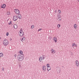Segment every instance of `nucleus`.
<instances>
[{"instance_id": "obj_1", "label": "nucleus", "mask_w": 79, "mask_h": 79, "mask_svg": "<svg viewBox=\"0 0 79 79\" xmlns=\"http://www.w3.org/2000/svg\"><path fill=\"white\" fill-rule=\"evenodd\" d=\"M23 58V54H19L18 56V59L19 61H22Z\"/></svg>"}, {"instance_id": "obj_2", "label": "nucleus", "mask_w": 79, "mask_h": 79, "mask_svg": "<svg viewBox=\"0 0 79 79\" xmlns=\"http://www.w3.org/2000/svg\"><path fill=\"white\" fill-rule=\"evenodd\" d=\"M3 44L4 45L6 46L8 44V41L6 40H5L3 41Z\"/></svg>"}, {"instance_id": "obj_3", "label": "nucleus", "mask_w": 79, "mask_h": 79, "mask_svg": "<svg viewBox=\"0 0 79 79\" xmlns=\"http://www.w3.org/2000/svg\"><path fill=\"white\" fill-rule=\"evenodd\" d=\"M20 33H19V36L20 37H23L24 35V32L19 31Z\"/></svg>"}, {"instance_id": "obj_4", "label": "nucleus", "mask_w": 79, "mask_h": 79, "mask_svg": "<svg viewBox=\"0 0 79 79\" xmlns=\"http://www.w3.org/2000/svg\"><path fill=\"white\" fill-rule=\"evenodd\" d=\"M15 13H16V14H18V15L19 14L20 11L18 9H15Z\"/></svg>"}, {"instance_id": "obj_5", "label": "nucleus", "mask_w": 79, "mask_h": 79, "mask_svg": "<svg viewBox=\"0 0 79 79\" xmlns=\"http://www.w3.org/2000/svg\"><path fill=\"white\" fill-rule=\"evenodd\" d=\"M13 19L14 21H16L18 19V17L16 16H15L13 17Z\"/></svg>"}, {"instance_id": "obj_6", "label": "nucleus", "mask_w": 79, "mask_h": 79, "mask_svg": "<svg viewBox=\"0 0 79 79\" xmlns=\"http://www.w3.org/2000/svg\"><path fill=\"white\" fill-rule=\"evenodd\" d=\"M42 69L44 72H45L46 71V66H43V67H42Z\"/></svg>"}, {"instance_id": "obj_7", "label": "nucleus", "mask_w": 79, "mask_h": 79, "mask_svg": "<svg viewBox=\"0 0 79 79\" xmlns=\"http://www.w3.org/2000/svg\"><path fill=\"white\" fill-rule=\"evenodd\" d=\"M79 61H77V60H76V65L77 66V67H79Z\"/></svg>"}, {"instance_id": "obj_8", "label": "nucleus", "mask_w": 79, "mask_h": 79, "mask_svg": "<svg viewBox=\"0 0 79 79\" xmlns=\"http://www.w3.org/2000/svg\"><path fill=\"white\" fill-rule=\"evenodd\" d=\"M18 15H18V18H19V19H21V17H22L21 15L19 14Z\"/></svg>"}, {"instance_id": "obj_9", "label": "nucleus", "mask_w": 79, "mask_h": 79, "mask_svg": "<svg viewBox=\"0 0 79 79\" xmlns=\"http://www.w3.org/2000/svg\"><path fill=\"white\" fill-rule=\"evenodd\" d=\"M5 6H6V5H5V4H4L1 6V8H5Z\"/></svg>"}, {"instance_id": "obj_10", "label": "nucleus", "mask_w": 79, "mask_h": 79, "mask_svg": "<svg viewBox=\"0 0 79 79\" xmlns=\"http://www.w3.org/2000/svg\"><path fill=\"white\" fill-rule=\"evenodd\" d=\"M52 53L54 54L55 53V51L53 49H51Z\"/></svg>"}, {"instance_id": "obj_11", "label": "nucleus", "mask_w": 79, "mask_h": 79, "mask_svg": "<svg viewBox=\"0 0 79 79\" xmlns=\"http://www.w3.org/2000/svg\"><path fill=\"white\" fill-rule=\"evenodd\" d=\"M14 29H17V27H18V26H17L16 24H15L14 25Z\"/></svg>"}, {"instance_id": "obj_12", "label": "nucleus", "mask_w": 79, "mask_h": 79, "mask_svg": "<svg viewBox=\"0 0 79 79\" xmlns=\"http://www.w3.org/2000/svg\"><path fill=\"white\" fill-rule=\"evenodd\" d=\"M39 60L40 62H41L42 61V57L41 56L40 57L39 59Z\"/></svg>"}, {"instance_id": "obj_13", "label": "nucleus", "mask_w": 79, "mask_h": 79, "mask_svg": "<svg viewBox=\"0 0 79 79\" xmlns=\"http://www.w3.org/2000/svg\"><path fill=\"white\" fill-rule=\"evenodd\" d=\"M53 38H54V40L55 42L56 43V42H57V38H56V37H54Z\"/></svg>"}, {"instance_id": "obj_14", "label": "nucleus", "mask_w": 79, "mask_h": 79, "mask_svg": "<svg viewBox=\"0 0 79 79\" xmlns=\"http://www.w3.org/2000/svg\"><path fill=\"white\" fill-rule=\"evenodd\" d=\"M25 40H26V38H25V37H23V38L22 39V42H24V41Z\"/></svg>"}, {"instance_id": "obj_15", "label": "nucleus", "mask_w": 79, "mask_h": 79, "mask_svg": "<svg viewBox=\"0 0 79 79\" xmlns=\"http://www.w3.org/2000/svg\"><path fill=\"white\" fill-rule=\"evenodd\" d=\"M47 66L48 67V68H50V64H48L47 65Z\"/></svg>"}, {"instance_id": "obj_16", "label": "nucleus", "mask_w": 79, "mask_h": 79, "mask_svg": "<svg viewBox=\"0 0 79 79\" xmlns=\"http://www.w3.org/2000/svg\"><path fill=\"white\" fill-rule=\"evenodd\" d=\"M57 17H58V19H59V18H60L61 17V15L60 14H59V15H57Z\"/></svg>"}, {"instance_id": "obj_17", "label": "nucleus", "mask_w": 79, "mask_h": 79, "mask_svg": "<svg viewBox=\"0 0 79 79\" xmlns=\"http://www.w3.org/2000/svg\"><path fill=\"white\" fill-rule=\"evenodd\" d=\"M3 55V53H0V57H2V56Z\"/></svg>"}, {"instance_id": "obj_18", "label": "nucleus", "mask_w": 79, "mask_h": 79, "mask_svg": "<svg viewBox=\"0 0 79 79\" xmlns=\"http://www.w3.org/2000/svg\"><path fill=\"white\" fill-rule=\"evenodd\" d=\"M77 25H76V24H75L74 25V27L75 28V29H76L77 28Z\"/></svg>"}, {"instance_id": "obj_19", "label": "nucleus", "mask_w": 79, "mask_h": 79, "mask_svg": "<svg viewBox=\"0 0 79 79\" xmlns=\"http://www.w3.org/2000/svg\"><path fill=\"white\" fill-rule=\"evenodd\" d=\"M19 53H20V55H23V51H20Z\"/></svg>"}, {"instance_id": "obj_20", "label": "nucleus", "mask_w": 79, "mask_h": 79, "mask_svg": "<svg viewBox=\"0 0 79 79\" xmlns=\"http://www.w3.org/2000/svg\"><path fill=\"white\" fill-rule=\"evenodd\" d=\"M7 15H10V12H7Z\"/></svg>"}, {"instance_id": "obj_21", "label": "nucleus", "mask_w": 79, "mask_h": 79, "mask_svg": "<svg viewBox=\"0 0 79 79\" xmlns=\"http://www.w3.org/2000/svg\"><path fill=\"white\" fill-rule=\"evenodd\" d=\"M61 26V25L60 24H58L57 25L58 27H60Z\"/></svg>"}, {"instance_id": "obj_22", "label": "nucleus", "mask_w": 79, "mask_h": 79, "mask_svg": "<svg viewBox=\"0 0 79 79\" xmlns=\"http://www.w3.org/2000/svg\"><path fill=\"white\" fill-rule=\"evenodd\" d=\"M8 35H9V33H8V32H7L6 33V36H8Z\"/></svg>"}, {"instance_id": "obj_23", "label": "nucleus", "mask_w": 79, "mask_h": 79, "mask_svg": "<svg viewBox=\"0 0 79 79\" xmlns=\"http://www.w3.org/2000/svg\"><path fill=\"white\" fill-rule=\"evenodd\" d=\"M34 27V25L31 26V29H33Z\"/></svg>"}, {"instance_id": "obj_24", "label": "nucleus", "mask_w": 79, "mask_h": 79, "mask_svg": "<svg viewBox=\"0 0 79 79\" xmlns=\"http://www.w3.org/2000/svg\"><path fill=\"white\" fill-rule=\"evenodd\" d=\"M58 11L60 14V13H61V10H59Z\"/></svg>"}, {"instance_id": "obj_25", "label": "nucleus", "mask_w": 79, "mask_h": 79, "mask_svg": "<svg viewBox=\"0 0 79 79\" xmlns=\"http://www.w3.org/2000/svg\"><path fill=\"white\" fill-rule=\"evenodd\" d=\"M48 39H52V37L51 36H49L48 37Z\"/></svg>"}, {"instance_id": "obj_26", "label": "nucleus", "mask_w": 79, "mask_h": 79, "mask_svg": "<svg viewBox=\"0 0 79 79\" xmlns=\"http://www.w3.org/2000/svg\"><path fill=\"white\" fill-rule=\"evenodd\" d=\"M74 45H75V43H73V45H72V47H74Z\"/></svg>"}, {"instance_id": "obj_27", "label": "nucleus", "mask_w": 79, "mask_h": 79, "mask_svg": "<svg viewBox=\"0 0 79 79\" xmlns=\"http://www.w3.org/2000/svg\"><path fill=\"white\" fill-rule=\"evenodd\" d=\"M42 29L40 28V29H39L38 30V31H40V30H42Z\"/></svg>"}, {"instance_id": "obj_28", "label": "nucleus", "mask_w": 79, "mask_h": 79, "mask_svg": "<svg viewBox=\"0 0 79 79\" xmlns=\"http://www.w3.org/2000/svg\"><path fill=\"white\" fill-rule=\"evenodd\" d=\"M48 68L49 69V70H50L51 69V68L50 67V68H48Z\"/></svg>"}, {"instance_id": "obj_29", "label": "nucleus", "mask_w": 79, "mask_h": 79, "mask_svg": "<svg viewBox=\"0 0 79 79\" xmlns=\"http://www.w3.org/2000/svg\"><path fill=\"white\" fill-rule=\"evenodd\" d=\"M20 31V32L22 31L23 32V29H21Z\"/></svg>"}, {"instance_id": "obj_30", "label": "nucleus", "mask_w": 79, "mask_h": 79, "mask_svg": "<svg viewBox=\"0 0 79 79\" xmlns=\"http://www.w3.org/2000/svg\"><path fill=\"white\" fill-rule=\"evenodd\" d=\"M2 71H4V68H2Z\"/></svg>"}, {"instance_id": "obj_31", "label": "nucleus", "mask_w": 79, "mask_h": 79, "mask_svg": "<svg viewBox=\"0 0 79 79\" xmlns=\"http://www.w3.org/2000/svg\"><path fill=\"white\" fill-rule=\"evenodd\" d=\"M49 69H48V68H47V70H48V71H49L50 70H48Z\"/></svg>"}, {"instance_id": "obj_32", "label": "nucleus", "mask_w": 79, "mask_h": 79, "mask_svg": "<svg viewBox=\"0 0 79 79\" xmlns=\"http://www.w3.org/2000/svg\"><path fill=\"white\" fill-rule=\"evenodd\" d=\"M11 24V23H8V24H9V25H10V24Z\"/></svg>"}, {"instance_id": "obj_33", "label": "nucleus", "mask_w": 79, "mask_h": 79, "mask_svg": "<svg viewBox=\"0 0 79 79\" xmlns=\"http://www.w3.org/2000/svg\"><path fill=\"white\" fill-rule=\"evenodd\" d=\"M14 56H15V57H16V54H15L14 55Z\"/></svg>"}, {"instance_id": "obj_34", "label": "nucleus", "mask_w": 79, "mask_h": 79, "mask_svg": "<svg viewBox=\"0 0 79 79\" xmlns=\"http://www.w3.org/2000/svg\"><path fill=\"white\" fill-rule=\"evenodd\" d=\"M44 56L43 57V60H44Z\"/></svg>"}, {"instance_id": "obj_35", "label": "nucleus", "mask_w": 79, "mask_h": 79, "mask_svg": "<svg viewBox=\"0 0 79 79\" xmlns=\"http://www.w3.org/2000/svg\"><path fill=\"white\" fill-rule=\"evenodd\" d=\"M10 23H11H11H12V22H11V21H10Z\"/></svg>"}, {"instance_id": "obj_36", "label": "nucleus", "mask_w": 79, "mask_h": 79, "mask_svg": "<svg viewBox=\"0 0 79 79\" xmlns=\"http://www.w3.org/2000/svg\"><path fill=\"white\" fill-rule=\"evenodd\" d=\"M55 12L56 13V10H55Z\"/></svg>"}, {"instance_id": "obj_37", "label": "nucleus", "mask_w": 79, "mask_h": 79, "mask_svg": "<svg viewBox=\"0 0 79 79\" xmlns=\"http://www.w3.org/2000/svg\"><path fill=\"white\" fill-rule=\"evenodd\" d=\"M75 47H77V45L75 44Z\"/></svg>"}, {"instance_id": "obj_38", "label": "nucleus", "mask_w": 79, "mask_h": 79, "mask_svg": "<svg viewBox=\"0 0 79 79\" xmlns=\"http://www.w3.org/2000/svg\"><path fill=\"white\" fill-rule=\"evenodd\" d=\"M61 19H60V20L61 21Z\"/></svg>"}]
</instances>
